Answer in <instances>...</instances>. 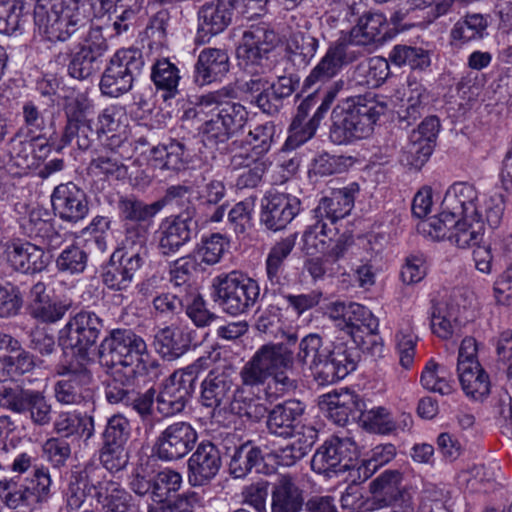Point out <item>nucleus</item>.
<instances>
[{
  "mask_svg": "<svg viewBox=\"0 0 512 512\" xmlns=\"http://www.w3.org/2000/svg\"><path fill=\"white\" fill-rule=\"evenodd\" d=\"M236 97L233 87H223L203 95L194 107L184 112V120L199 124L198 133L206 146L225 144L243 130L248 112L242 104L229 101Z\"/></svg>",
  "mask_w": 512,
  "mask_h": 512,
  "instance_id": "1",
  "label": "nucleus"
},
{
  "mask_svg": "<svg viewBox=\"0 0 512 512\" xmlns=\"http://www.w3.org/2000/svg\"><path fill=\"white\" fill-rule=\"evenodd\" d=\"M98 357L102 366L123 373L129 382L136 375H145L151 381L157 380L162 369L148 351L145 340L127 328L112 329L101 341Z\"/></svg>",
  "mask_w": 512,
  "mask_h": 512,
  "instance_id": "2",
  "label": "nucleus"
},
{
  "mask_svg": "<svg viewBox=\"0 0 512 512\" xmlns=\"http://www.w3.org/2000/svg\"><path fill=\"white\" fill-rule=\"evenodd\" d=\"M385 108L370 93L347 98L332 111L331 141L341 145L370 136Z\"/></svg>",
  "mask_w": 512,
  "mask_h": 512,
  "instance_id": "3",
  "label": "nucleus"
},
{
  "mask_svg": "<svg viewBox=\"0 0 512 512\" xmlns=\"http://www.w3.org/2000/svg\"><path fill=\"white\" fill-rule=\"evenodd\" d=\"M296 359L309 368L319 385L333 384L356 368L346 345H324L318 334H309L300 341Z\"/></svg>",
  "mask_w": 512,
  "mask_h": 512,
  "instance_id": "4",
  "label": "nucleus"
},
{
  "mask_svg": "<svg viewBox=\"0 0 512 512\" xmlns=\"http://www.w3.org/2000/svg\"><path fill=\"white\" fill-rule=\"evenodd\" d=\"M294 368L293 352L283 344H265L242 367V384L248 387L264 385L271 378L276 388L283 392L297 387L292 377Z\"/></svg>",
  "mask_w": 512,
  "mask_h": 512,
  "instance_id": "5",
  "label": "nucleus"
},
{
  "mask_svg": "<svg viewBox=\"0 0 512 512\" xmlns=\"http://www.w3.org/2000/svg\"><path fill=\"white\" fill-rule=\"evenodd\" d=\"M34 22L39 33L51 42L65 44L80 40L88 23L84 11H75L54 0H42L34 7Z\"/></svg>",
  "mask_w": 512,
  "mask_h": 512,
  "instance_id": "6",
  "label": "nucleus"
},
{
  "mask_svg": "<svg viewBox=\"0 0 512 512\" xmlns=\"http://www.w3.org/2000/svg\"><path fill=\"white\" fill-rule=\"evenodd\" d=\"M444 209L459 213L461 217H485L491 228H497L504 213V197L502 194L481 195L473 184L467 182L454 183L446 191Z\"/></svg>",
  "mask_w": 512,
  "mask_h": 512,
  "instance_id": "7",
  "label": "nucleus"
},
{
  "mask_svg": "<svg viewBox=\"0 0 512 512\" xmlns=\"http://www.w3.org/2000/svg\"><path fill=\"white\" fill-rule=\"evenodd\" d=\"M212 299L227 314L239 316L247 313L260 295L258 283L233 271L213 279Z\"/></svg>",
  "mask_w": 512,
  "mask_h": 512,
  "instance_id": "8",
  "label": "nucleus"
},
{
  "mask_svg": "<svg viewBox=\"0 0 512 512\" xmlns=\"http://www.w3.org/2000/svg\"><path fill=\"white\" fill-rule=\"evenodd\" d=\"M66 54L70 56L68 72L79 80L87 79L100 69L101 58L108 51V43L101 27L91 28L80 40L64 44Z\"/></svg>",
  "mask_w": 512,
  "mask_h": 512,
  "instance_id": "9",
  "label": "nucleus"
},
{
  "mask_svg": "<svg viewBox=\"0 0 512 512\" xmlns=\"http://www.w3.org/2000/svg\"><path fill=\"white\" fill-rule=\"evenodd\" d=\"M144 66L142 54L136 49H122L110 59L100 80L102 94L117 98L129 92Z\"/></svg>",
  "mask_w": 512,
  "mask_h": 512,
  "instance_id": "10",
  "label": "nucleus"
},
{
  "mask_svg": "<svg viewBox=\"0 0 512 512\" xmlns=\"http://www.w3.org/2000/svg\"><path fill=\"white\" fill-rule=\"evenodd\" d=\"M473 300L471 293L458 290L448 298L434 302L431 312L432 332L444 340L458 335L461 327L469 321Z\"/></svg>",
  "mask_w": 512,
  "mask_h": 512,
  "instance_id": "11",
  "label": "nucleus"
},
{
  "mask_svg": "<svg viewBox=\"0 0 512 512\" xmlns=\"http://www.w3.org/2000/svg\"><path fill=\"white\" fill-rule=\"evenodd\" d=\"M243 45L238 49V57L247 73L267 74L272 61L269 52L276 46L279 37L265 25L251 27L243 34Z\"/></svg>",
  "mask_w": 512,
  "mask_h": 512,
  "instance_id": "12",
  "label": "nucleus"
},
{
  "mask_svg": "<svg viewBox=\"0 0 512 512\" xmlns=\"http://www.w3.org/2000/svg\"><path fill=\"white\" fill-rule=\"evenodd\" d=\"M358 458V447L349 437H331L314 453L311 468L318 474L330 476V473H341L354 467Z\"/></svg>",
  "mask_w": 512,
  "mask_h": 512,
  "instance_id": "13",
  "label": "nucleus"
},
{
  "mask_svg": "<svg viewBox=\"0 0 512 512\" xmlns=\"http://www.w3.org/2000/svg\"><path fill=\"white\" fill-rule=\"evenodd\" d=\"M197 439V431L189 422L176 421L159 433L152 451L162 461H177L192 451Z\"/></svg>",
  "mask_w": 512,
  "mask_h": 512,
  "instance_id": "14",
  "label": "nucleus"
},
{
  "mask_svg": "<svg viewBox=\"0 0 512 512\" xmlns=\"http://www.w3.org/2000/svg\"><path fill=\"white\" fill-rule=\"evenodd\" d=\"M108 480L105 479L103 467L87 463L80 471L72 472L67 489L63 494L61 512H75L79 510L92 490L100 492Z\"/></svg>",
  "mask_w": 512,
  "mask_h": 512,
  "instance_id": "15",
  "label": "nucleus"
},
{
  "mask_svg": "<svg viewBox=\"0 0 512 512\" xmlns=\"http://www.w3.org/2000/svg\"><path fill=\"white\" fill-rule=\"evenodd\" d=\"M104 327L103 319L93 311L82 310L70 318L61 330V339L65 344L86 356L89 349L95 345Z\"/></svg>",
  "mask_w": 512,
  "mask_h": 512,
  "instance_id": "16",
  "label": "nucleus"
},
{
  "mask_svg": "<svg viewBox=\"0 0 512 512\" xmlns=\"http://www.w3.org/2000/svg\"><path fill=\"white\" fill-rule=\"evenodd\" d=\"M402 482L403 474L399 470H385L378 475L369 484L372 497L368 501V510L376 511L409 503L411 496Z\"/></svg>",
  "mask_w": 512,
  "mask_h": 512,
  "instance_id": "17",
  "label": "nucleus"
},
{
  "mask_svg": "<svg viewBox=\"0 0 512 512\" xmlns=\"http://www.w3.org/2000/svg\"><path fill=\"white\" fill-rule=\"evenodd\" d=\"M54 214L62 221L76 224L89 213V202L85 191L73 182L57 185L51 194Z\"/></svg>",
  "mask_w": 512,
  "mask_h": 512,
  "instance_id": "18",
  "label": "nucleus"
},
{
  "mask_svg": "<svg viewBox=\"0 0 512 512\" xmlns=\"http://www.w3.org/2000/svg\"><path fill=\"white\" fill-rule=\"evenodd\" d=\"M194 206H187L178 216L164 220L159 227L158 248L163 255L176 253L191 240L196 227Z\"/></svg>",
  "mask_w": 512,
  "mask_h": 512,
  "instance_id": "19",
  "label": "nucleus"
},
{
  "mask_svg": "<svg viewBox=\"0 0 512 512\" xmlns=\"http://www.w3.org/2000/svg\"><path fill=\"white\" fill-rule=\"evenodd\" d=\"M300 200L286 193H270L262 201L260 222L271 231L284 229L299 213Z\"/></svg>",
  "mask_w": 512,
  "mask_h": 512,
  "instance_id": "20",
  "label": "nucleus"
},
{
  "mask_svg": "<svg viewBox=\"0 0 512 512\" xmlns=\"http://www.w3.org/2000/svg\"><path fill=\"white\" fill-rule=\"evenodd\" d=\"M5 255L10 267L23 274L40 273L50 263V257L44 249L29 241L15 240L8 243Z\"/></svg>",
  "mask_w": 512,
  "mask_h": 512,
  "instance_id": "21",
  "label": "nucleus"
},
{
  "mask_svg": "<svg viewBox=\"0 0 512 512\" xmlns=\"http://www.w3.org/2000/svg\"><path fill=\"white\" fill-rule=\"evenodd\" d=\"M356 54L349 51V45L337 41L329 46L319 63L311 70L304 81L305 88L323 84L335 77L344 65L353 62Z\"/></svg>",
  "mask_w": 512,
  "mask_h": 512,
  "instance_id": "22",
  "label": "nucleus"
},
{
  "mask_svg": "<svg viewBox=\"0 0 512 512\" xmlns=\"http://www.w3.org/2000/svg\"><path fill=\"white\" fill-rule=\"evenodd\" d=\"M221 467L218 448L210 441H203L188 459V481L192 486L210 482Z\"/></svg>",
  "mask_w": 512,
  "mask_h": 512,
  "instance_id": "23",
  "label": "nucleus"
},
{
  "mask_svg": "<svg viewBox=\"0 0 512 512\" xmlns=\"http://www.w3.org/2000/svg\"><path fill=\"white\" fill-rule=\"evenodd\" d=\"M233 10L231 0H215L202 5L198 11V39L204 43L223 32L231 23Z\"/></svg>",
  "mask_w": 512,
  "mask_h": 512,
  "instance_id": "24",
  "label": "nucleus"
},
{
  "mask_svg": "<svg viewBox=\"0 0 512 512\" xmlns=\"http://www.w3.org/2000/svg\"><path fill=\"white\" fill-rule=\"evenodd\" d=\"M305 405L297 399L276 404L267 414L266 427L270 434L284 439L291 438L301 423Z\"/></svg>",
  "mask_w": 512,
  "mask_h": 512,
  "instance_id": "25",
  "label": "nucleus"
},
{
  "mask_svg": "<svg viewBox=\"0 0 512 512\" xmlns=\"http://www.w3.org/2000/svg\"><path fill=\"white\" fill-rule=\"evenodd\" d=\"M319 405L327 417L339 426L360 419L362 411L358 395L349 389L323 395Z\"/></svg>",
  "mask_w": 512,
  "mask_h": 512,
  "instance_id": "26",
  "label": "nucleus"
},
{
  "mask_svg": "<svg viewBox=\"0 0 512 512\" xmlns=\"http://www.w3.org/2000/svg\"><path fill=\"white\" fill-rule=\"evenodd\" d=\"M201 402L209 408L230 405L233 394V380L226 369H214L201 384Z\"/></svg>",
  "mask_w": 512,
  "mask_h": 512,
  "instance_id": "27",
  "label": "nucleus"
},
{
  "mask_svg": "<svg viewBox=\"0 0 512 512\" xmlns=\"http://www.w3.org/2000/svg\"><path fill=\"white\" fill-rule=\"evenodd\" d=\"M194 333L195 331L188 327H166L155 334L154 345L164 359L172 361L189 350Z\"/></svg>",
  "mask_w": 512,
  "mask_h": 512,
  "instance_id": "28",
  "label": "nucleus"
},
{
  "mask_svg": "<svg viewBox=\"0 0 512 512\" xmlns=\"http://www.w3.org/2000/svg\"><path fill=\"white\" fill-rule=\"evenodd\" d=\"M61 379L54 385L56 400L63 405L79 404L82 399V388L91 381V374L86 368L70 369L63 367L59 372Z\"/></svg>",
  "mask_w": 512,
  "mask_h": 512,
  "instance_id": "29",
  "label": "nucleus"
},
{
  "mask_svg": "<svg viewBox=\"0 0 512 512\" xmlns=\"http://www.w3.org/2000/svg\"><path fill=\"white\" fill-rule=\"evenodd\" d=\"M230 69L229 56L226 50L205 48L195 65V80L199 85L209 84L226 75Z\"/></svg>",
  "mask_w": 512,
  "mask_h": 512,
  "instance_id": "30",
  "label": "nucleus"
},
{
  "mask_svg": "<svg viewBox=\"0 0 512 512\" xmlns=\"http://www.w3.org/2000/svg\"><path fill=\"white\" fill-rule=\"evenodd\" d=\"M303 490L290 475H282L271 491V512H300L304 505Z\"/></svg>",
  "mask_w": 512,
  "mask_h": 512,
  "instance_id": "31",
  "label": "nucleus"
},
{
  "mask_svg": "<svg viewBox=\"0 0 512 512\" xmlns=\"http://www.w3.org/2000/svg\"><path fill=\"white\" fill-rule=\"evenodd\" d=\"M387 19L382 13H365L350 30L349 41L355 45L382 43L387 36Z\"/></svg>",
  "mask_w": 512,
  "mask_h": 512,
  "instance_id": "32",
  "label": "nucleus"
},
{
  "mask_svg": "<svg viewBox=\"0 0 512 512\" xmlns=\"http://www.w3.org/2000/svg\"><path fill=\"white\" fill-rule=\"evenodd\" d=\"M319 38L312 31H293L286 43V57L297 68H305L315 57L319 48Z\"/></svg>",
  "mask_w": 512,
  "mask_h": 512,
  "instance_id": "33",
  "label": "nucleus"
},
{
  "mask_svg": "<svg viewBox=\"0 0 512 512\" xmlns=\"http://www.w3.org/2000/svg\"><path fill=\"white\" fill-rule=\"evenodd\" d=\"M354 206V196L351 189L333 190L329 196L323 197L314 209V217L322 218L330 225L336 224L347 216Z\"/></svg>",
  "mask_w": 512,
  "mask_h": 512,
  "instance_id": "34",
  "label": "nucleus"
},
{
  "mask_svg": "<svg viewBox=\"0 0 512 512\" xmlns=\"http://www.w3.org/2000/svg\"><path fill=\"white\" fill-rule=\"evenodd\" d=\"M488 26V15L467 13L450 30V43L452 46L461 47L468 42L482 40L488 34Z\"/></svg>",
  "mask_w": 512,
  "mask_h": 512,
  "instance_id": "35",
  "label": "nucleus"
},
{
  "mask_svg": "<svg viewBox=\"0 0 512 512\" xmlns=\"http://www.w3.org/2000/svg\"><path fill=\"white\" fill-rule=\"evenodd\" d=\"M182 485V476L172 469H164L154 475V489L151 500L146 502V512H165L171 493L177 492Z\"/></svg>",
  "mask_w": 512,
  "mask_h": 512,
  "instance_id": "36",
  "label": "nucleus"
},
{
  "mask_svg": "<svg viewBox=\"0 0 512 512\" xmlns=\"http://www.w3.org/2000/svg\"><path fill=\"white\" fill-rule=\"evenodd\" d=\"M378 319L363 305L349 302L348 311L341 327L355 343H360L364 335L373 336L378 331Z\"/></svg>",
  "mask_w": 512,
  "mask_h": 512,
  "instance_id": "37",
  "label": "nucleus"
},
{
  "mask_svg": "<svg viewBox=\"0 0 512 512\" xmlns=\"http://www.w3.org/2000/svg\"><path fill=\"white\" fill-rule=\"evenodd\" d=\"M192 393L185 385L169 377L156 397L157 412L165 418L181 413Z\"/></svg>",
  "mask_w": 512,
  "mask_h": 512,
  "instance_id": "38",
  "label": "nucleus"
},
{
  "mask_svg": "<svg viewBox=\"0 0 512 512\" xmlns=\"http://www.w3.org/2000/svg\"><path fill=\"white\" fill-rule=\"evenodd\" d=\"M148 234L149 225L126 224L121 256L142 266L148 256Z\"/></svg>",
  "mask_w": 512,
  "mask_h": 512,
  "instance_id": "39",
  "label": "nucleus"
},
{
  "mask_svg": "<svg viewBox=\"0 0 512 512\" xmlns=\"http://www.w3.org/2000/svg\"><path fill=\"white\" fill-rule=\"evenodd\" d=\"M90 173L107 181H122L127 177L128 167L121 155L114 149L97 154L88 166Z\"/></svg>",
  "mask_w": 512,
  "mask_h": 512,
  "instance_id": "40",
  "label": "nucleus"
},
{
  "mask_svg": "<svg viewBox=\"0 0 512 512\" xmlns=\"http://www.w3.org/2000/svg\"><path fill=\"white\" fill-rule=\"evenodd\" d=\"M117 208L120 217L129 224L149 225V221L163 208L161 202L147 204L137 197L121 196Z\"/></svg>",
  "mask_w": 512,
  "mask_h": 512,
  "instance_id": "41",
  "label": "nucleus"
},
{
  "mask_svg": "<svg viewBox=\"0 0 512 512\" xmlns=\"http://www.w3.org/2000/svg\"><path fill=\"white\" fill-rule=\"evenodd\" d=\"M303 233V250L308 255L325 252L338 235V229L322 218H315Z\"/></svg>",
  "mask_w": 512,
  "mask_h": 512,
  "instance_id": "42",
  "label": "nucleus"
},
{
  "mask_svg": "<svg viewBox=\"0 0 512 512\" xmlns=\"http://www.w3.org/2000/svg\"><path fill=\"white\" fill-rule=\"evenodd\" d=\"M263 461L261 448L245 443L234 449L229 463V471L235 478H242L252 469L260 472Z\"/></svg>",
  "mask_w": 512,
  "mask_h": 512,
  "instance_id": "43",
  "label": "nucleus"
},
{
  "mask_svg": "<svg viewBox=\"0 0 512 512\" xmlns=\"http://www.w3.org/2000/svg\"><path fill=\"white\" fill-rule=\"evenodd\" d=\"M54 432L61 435V438L72 436L84 437L90 439L94 435V419L92 416L61 413L53 424Z\"/></svg>",
  "mask_w": 512,
  "mask_h": 512,
  "instance_id": "44",
  "label": "nucleus"
},
{
  "mask_svg": "<svg viewBox=\"0 0 512 512\" xmlns=\"http://www.w3.org/2000/svg\"><path fill=\"white\" fill-rule=\"evenodd\" d=\"M94 497L104 512H135L132 496L118 482L108 480Z\"/></svg>",
  "mask_w": 512,
  "mask_h": 512,
  "instance_id": "45",
  "label": "nucleus"
},
{
  "mask_svg": "<svg viewBox=\"0 0 512 512\" xmlns=\"http://www.w3.org/2000/svg\"><path fill=\"white\" fill-rule=\"evenodd\" d=\"M389 75V64L381 57H373L366 62L359 63L352 74L356 85L368 88L379 87Z\"/></svg>",
  "mask_w": 512,
  "mask_h": 512,
  "instance_id": "46",
  "label": "nucleus"
},
{
  "mask_svg": "<svg viewBox=\"0 0 512 512\" xmlns=\"http://www.w3.org/2000/svg\"><path fill=\"white\" fill-rule=\"evenodd\" d=\"M180 78L179 69L167 58L157 60L152 66L151 79L164 92L165 100L177 95Z\"/></svg>",
  "mask_w": 512,
  "mask_h": 512,
  "instance_id": "47",
  "label": "nucleus"
},
{
  "mask_svg": "<svg viewBox=\"0 0 512 512\" xmlns=\"http://www.w3.org/2000/svg\"><path fill=\"white\" fill-rule=\"evenodd\" d=\"M115 254H113L111 261H113ZM142 266L129 261L120 256L119 263L111 262L106 271L103 273V283L112 290L121 291L126 290L132 280L134 273Z\"/></svg>",
  "mask_w": 512,
  "mask_h": 512,
  "instance_id": "48",
  "label": "nucleus"
},
{
  "mask_svg": "<svg viewBox=\"0 0 512 512\" xmlns=\"http://www.w3.org/2000/svg\"><path fill=\"white\" fill-rule=\"evenodd\" d=\"M485 217L466 218L456 225L455 232H451L448 239L459 248H468L479 245L484 233Z\"/></svg>",
  "mask_w": 512,
  "mask_h": 512,
  "instance_id": "49",
  "label": "nucleus"
},
{
  "mask_svg": "<svg viewBox=\"0 0 512 512\" xmlns=\"http://www.w3.org/2000/svg\"><path fill=\"white\" fill-rule=\"evenodd\" d=\"M457 372L462 389L467 396L477 400L489 394V377L481 365H478L477 369L464 368L461 365Z\"/></svg>",
  "mask_w": 512,
  "mask_h": 512,
  "instance_id": "50",
  "label": "nucleus"
},
{
  "mask_svg": "<svg viewBox=\"0 0 512 512\" xmlns=\"http://www.w3.org/2000/svg\"><path fill=\"white\" fill-rule=\"evenodd\" d=\"M231 163L235 166L243 165L246 169L238 176L236 185L239 188L256 187L267 169L266 161L262 159H254L249 155L237 154L232 157Z\"/></svg>",
  "mask_w": 512,
  "mask_h": 512,
  "instance_id": "51",
  "label": "nucleus"
},
{
  "mask_svg": "<svg viewBox=\"0 0 512 512\" xmlns=\"http://www.w3.org/2000/svg\"><path fill=\"white\" fill-rule=\"evenodd\" d=\"M389 60L396 66H409L411 69L423 70L430 65L427 50L404 44L393 47L389 53Z\"/></svg>",
  "mask_w": 512,
  "mask_h": 512,
  "instance_id": "52",
  "label": "nucleus"
},
{
  "mask_svg": "<svg viewBox=\"0 0 512 512\" xmlns=\"http://www.w3.org/2000/svg\"><path fill=\"white\" fill-rule=\"evenodd\" d=\"M296 235H290L277 242L270 250L266 259V273L271 284L280 283V271L284 260L292 252Z\"/></svg>",
  "mask_w": 512,
  "mask_h": 512,
  "instance_id": "53",
  "label": "nucleus"
},
{
  "mask_svg": "<svg viewBox=\"0 0 512 512\" xmlns=\"http://www.w3.org/2000/svg\"><path fill=\"white\" fill-rule=\"evenodd\" d=\"M185 146L172 140L168 144H160L151 149V159L160 169L178 170L183 163Z\"/></svg>",
  "mask_w": 512,
  "mask_h": 512,
  "instance_id": "54",
  "label": "nucleus"
},
{
  "mask_svg": "<svg viewBox=\"0 0 512 512\" xmlns=\"http://www.w3.org/2000/svg\"><path fill=\"white\" fill-rule=\"evenodd\" d=\"M230 411L252 422H259L267 415V407L259 397H249L243 391L234 393L230 402Z\"/></svg>",
  "mask_w": 512,
  "mask_h": 512,
  "instance_id": "55",
  "label": "nucleus"
},
{
  "mask_svg": "<svg viewBox=\"0 0 512 512\" xmlns=\"http://www.w3.org/2000/svg\"><path fill=\"white\" fill-rule=\"evenodd\" d=\"M64 111L66 124L72 131L77 124H91L89 116L93 113V103L85 93H79L66 100Z\"/></svg>",
  "mask_w": 512,
  "mask_h": 512,
  "instance_id": "56",
  "label": "nucleus"
},
{
  "mask_svg": "<svg viewBox=\"0 0 512 512\" xmlns=\"http://www.w3.org/2000/svg\"><path fill=\"white\" fill-rule=\"evenodd\" d=\"M32 495L29 487L18 484L12 478L0 480V500L10 509L28 505Z\"/></svg>",
  "mask_w": 512,
  "mask_h": 512,
  "instance_id": "57",
  "label": "nucleus"
},
{
  "mask_svg": "<svg viewBox=\"0 0 512 512\" xmlns=\"http://www.w3.org/2000/svg\"><path fill=\"white\" fill-rule=\"evenodd\" d=\"M155 394L156 391L153 388H149L143 393L134 391V396L130 398L126 405L139 415L146 431H152L154 427L153 404L156 400Z\"/></svg>",
  "mask_w": 512,
  "mask_h": 512,
  "instance_id": "58",
  "label": "nucleus"
},
{
  "mask_svg": "<svg viewBox=\"0 0 512 512\" xmlns=\"http://www.w3.org/2000/svg\"><path fill=\"white\" fill-rule=\"evenodd\" d=\"M433 148L434 145L420 140L419 134H411L409 143L403 151L402 162L413 168L420 169L431 156Z\"/></svg>",
  "mask_w": 512,
  "mask_h": 512,
  "instance_id": "59",
  "label": "nucleus"
},
{
  "mask_svg": "<svg viewBox=\"0 0 512 512\" xmlns=\"http://www.w3.org/2000/svg\"><path fill=\"white\" fill-rule=\"evenodd\" d=\"M86 252L76 245L67 246L57 257L56 266L59 271L78 274L82 273L87 265Z\"/></svg>",
  "mask_w": 512,
  "mask_h": 512,
  "instance_id": "60",
  "label": "nucleus"
},
{
  "mask_svg": "<svg viewBox=\"0 0 512 512\" xmlns=\"http://www.w3.org/2000/svg\"><path fill=\"white\" fill-rule=\"evenodd\" d=\"M449 498V492L444 487L426 483L420 492L419 508L423 512H439L445 509Z\"/></svg>",
  "mask_w": 512,
  "mask_h": 512,
  "instance_id": "61",
  "label": "nucleus"
},
{
  "mask_svg": "<svg viewBox=\"0 0 512 512\" xmlns=\"http://www.w3.org/2000/svg\"><path fill=\"white\" fill-rule=\"evenodd\" d=\"M360 419L363 426L379 434H391L392 416L390 411L383 407H373L366 411H361Z\"/></svg>",
  "mask_w": 512,
  "mask_h": 512,
  "instance_id": "62",
  "label": "nucleus"
},
{
  "mask_svg": "<svg viewBox=\"0 0 512 512\" xmlns=\"http://www.w3.org/2000/svg\"><path fill=\"white\" fill-rule=\"evenodd\" d=\"M35 391L25 390L20 387H4L0 391L3 406L16 414H24L29 409V404Z\"/></svg>",
  "mask_w": 512,
  "mask_h": 512,
  "instance_id": "63",
  "label": "nucleus"
},
{
  "mask_svg": "<svg viewBox=\"0 0 512 512\" xmlns=\"http://www.w3.org/2000/svg\"><path fill=\"white\" fill-rule=\"evenodd\" d=\"M130 432L129 420L120 414L113 415L108 419L103 433L104 444L125 446Z\"/></svg>",
  "mask_w": 512,
  "mask_h": 512,
  "instance_id": "64",
  "label": "nucleus"
}]
</instances>
